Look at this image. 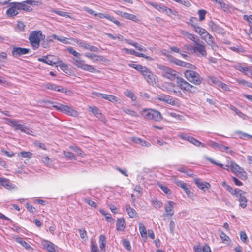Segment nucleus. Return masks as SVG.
Returning a JSON list of instances; mask_svg holds the SVG:
<instances>
[{"mask_svg":"<svg viewBox=\"0 0 252 252\" xmlns=\"http://www.w3.org/2000/svg\"><path fill=\"white\" fill-rule=\"evenodd\" d=\"M158 68L161 71V74L163 77L170 81L176 80L177 86L181 89L192 94H195L198 92L197 87L191 85L183 78L179 77L178 73L175 70L162 65H158Z\"/></svg>","mask_w":252,"mask_h":252,"instance_id":"obj_1","label":"nucleus"},{"mask_svg":"<svg viewBox=\"0 0 252 252\" xmlns=\"http://www.w3.org/2000/svg\"><path fill=\"white\" fill-rule=\"evenodd\" d=\"M45 36L41 31H33L30 33L29 40L33 49H38L41 40L44 39Z\"/></svg>","mask_w":252,"mask_h":252,"instance_id":"obj_2","label":"nucleus"},{"mask_svg":"<svg viewBox=\"0 0 252 252\" xmlns=\"http://www.w3.org/2000/svg\"><path fill=\"white\" fill-rule=\"evenodd\" d=\"M140 114L146 120L159 122L162 119L161 113L158 111L153 109H143L141 111Z\"/></svg>","mask_w":252,"mask_h":252,"instance_id":"obj_3","label":"nucleus"},{"mask_svg":"<svg viewBox=\"0 0 252 252\" xmlns=\"http://www.w3.org/2000/svg\"><path fill=\"white\" fill-rule=\"evenodd\" d=\"M184 75L189 81L196 85L200 84L203 80L197 72L190 70H186L184 72Z\"/></svg>","mask_w":252,"mask_h":252,"instance_id":"obj_4","label":"nucleus"},{"mask_svg":"<svg viewBox=\"0 0 252 252\" xmlns=\"http://www.w3.org/2000/svg\"><path fill=\"white\" fill-rule=\"evenodd\" d=\"M8 122L10 123V126L14 128L15 130H20L28 135H33L32 131L26 125L20 124L19 121L9 119Z\"/></svg>","mask_w":252,"mask_h":252,"instance_id":"obj_5","label":"nucleus"},{"mask_svg":"<svg viewBox=\"0 0 252 252\" xmlns=\"http://www.w3.org/2000/svg\"><path fill=\"white\" fill-rule=\"evenodd\" d=\"M231 171L241 179L245 180L247 178V174L243 168L234 162L230 163Z\"/></svg>","mask_w":252,"mask_h":252,"instance_id":"obj_6","label":"nucleus"},{"mask_svg":"<svg viewBox=\"0 0 252 252\" xmlns=\"http://www.w3.org/2000/svg\"><path fill=\"white\" fill-rule=\"evenodd\" d=\"M195 43L196 45L195 46L191 47L189 45H185V47L186 49H189V47H190L191 50H192L193 52L196 54L198 56H201L206 57L207 56V51L205 46L199 43L198 42H196Z\"/></svg>","mask_w":252,"mask_h":252,"instance_id":"obj_7","label":"nucleus"},{"mask_svg":"<svg viewBox=\"0 0 252 252\" xmlns=\"http://www.w3.org/2000/svg\"><path fill=\"white\" fill-rule=\"evenodd\" d=\"M139 72L142 74L149 84H153L155 82V75L146 67L142 66Z\"/></svg>","mask_w":252,"mask_h":252,"instance_id":"obj_8","label":"nucleus"},{"mask_svg":"<svg viewBox=\"0 0 252 252\" xmlns=\"http://www.w3.org/2000/svg\"><path fill=\"white\" fill-rule=\"evenodd\" d=\"M41 244L49 252H59L58 247L50 241L42 240Z\"/></svg>","mask_w":252,"mask_h":252,"instance_id":"obj_9","label":"nucleus"},{"mask_svg":"<svg viewBox=\"0 0 252 252\" xmlns=\"http://www.w3.org/2000/svg\"><path fill=\"white\" fill-rule=\"evenodd\" d=\"M0 185L8 190H16L17 189V186L12 183L9 180L4 178H0Z\"/></svg>","mask_w":252,"mask_h":252,"instance_id":"obj_10","label":"nucleus"},{"mask_svg":"<svg viewBox=\"0 0 252 252\" xmlns=\"http://www.w3.org/2000/svg\"><path fill=\"white\" fill-rule=\"evenodd\" d=\"M31 50L22 47H14L11 52L12 55L15 58H18L21 56L29 53Z\"/></svg>","mask_w":252,"mask_h":252,"instance_id":"obj_11","label":"nucleus"},{"mask_svg":"<svg viewBox=\"0 0 252 252\" xmlns=\"http://www.w3.org/2000/svg\"><path fill=\"white\" fill-rule=\"evenodd\" d=\"M157 99L159 101L164 102L173 106H175L178 103V102L176 100L173 99L171 96L168 95H158L157 96Z\"/></svg>","mask_w":252,"mask_h":252,"instance_id":"obj_12","label":"nucleus"},{"mask_svg":"<svg viewBox=\"0 0 252 252\" xmlns=\"http://www.w3.org/2000/svg\"><path fill=\"white\" fill-rule=\"evenodd\" d=\"M175 203L172 201H168L164 205V216L171 217L174 214V206Z\"/></svg>","mask_w":252,"mask_h":252,"instance_id":"obj_13","label":"nucleus"},{"mask_svg":"<svg viewBox=\"0 0 252 252\" xmlns=\"http://www.w3.org/2000/svg\"><path fill=\"white\" fill-rule=\"evenodd\" d=\"M45 86L46 88L53 91H55L65 94L67 92V89H65L64 88L50 82L47 83L45 85Z\"/></svg>","mask_w":252,"mask_h":252,"instance_id":"obj_14","label":"nucleus"},{"mask_svg":"<svg viewBox=\"0 0 252 252\" xmlns=\"http://www.w3.org/2000/svg\"><path fill=\"white\" fill-rule=\"evenodd\" d=\"M123 51H124L126 53L129 54L131 55H134L138 57H143L147 60H152V58L143 53H140L135 51L133 49H129L126 48H124L122 49Z\"/></svg>","mask_w":252,"mask_h":252,"instance_id":"obj_15","label":"nucleus"},{"mask_svg":"<svg viewBox=\"0 0 252 252\" xmlns=\"http://www.w3.org/2000/svg\"><path fill=\"white\" fill-rule=\"evenodd\" d=\"M176 185L183 189L189 197L191 198L193 197V194L190 190V186L189 184L183 181H177Z\"/></svg>","mask_w":252,"mask_h":252,"instance_id":"obj_16","label":"nucleus"},{"mask_svg":"<svg viewBox=\"0 0 252 252\" xmlns=\"http://www.w3.org/2000/svg\"><path fill=\"white\" fill-rule=\"evenodd\" d=\"M210 81L211 83L214 84L216 87L221 88L224 90H227L228 89V87L226 84L220 81L215 77L210 78Z\"/></svg>","mask_w":252,"mask_h":252,"instance_id":"obj_17","label":"nucleus"},{"mask_svg":"<svg viewBox=\"0 0 252 252\" xmlns=\"http://www.w3.org/2000/svg\"><path fill=\"white\" fill-rule=\"evenodd\" d=\"M202 38L206 42V43L209 45L211 46L212 48H214L218 47L217 44L214 42L213 37L208 32L205 35H204Z\"/></svg>","mask_w":252,"mask_h":252,"instance_id":"obj_18","label":"nucleus"},{"mask_svg":"<svg viewBox=\"0 0 252 252\" xmlns=\"http://www.w3.org/2000/svg\"><path fill=\"white\" fill-rule=\"evenodd\" d=\"M180 33L184 37L192 41L194 43H196V42H198L199 40L196 35H195L193 34L189 33L186 31L182 30L180 32Z\"/></svg>","mask_w":252,"mask_h":252,"instance_id":"obj_19","label":"nucleus"},{"mask_svg":"<svg viewBox=\"0 0 252 252\" xmlns=\"http://www.w3.org/2000/svg\"><path fill=\"white\" fill-rule=\"evenodd\" d=\"M126 227V224L124 218H118L116 221V229L117 231H123Z\"/></svg>","mask_w":252,"mask_h":252,"instance_id":"obj_20","label":"nucleus"},{"mask_svg":"<svg viewBox=\"0 0 252 252\" xmlns=\"http://www.w3.org/2000/svg\"><path fill=\"white\" fill-rule=\"evenodd\" d=\"M85 56L94 61H104L105 58L101 55H97L90 53H86Z\"/></svg>","mask_w":252,"mask_h":252,"instance_id":"obj_21","label":"nucleus"},{"mask_svg":"<svg viewBox=\"0 0 252 252\" xmlns=\"http://www.w3.org/2000/svg\"><path fill=\"white\" fill-rule=\"evenodd\" d=\"M194 182L197 186L201 190H204L205 188L208 189L210 187L211 185L209 183L201 182L199 179H195Z\"/></svg>","mask_w":252,"mask_h":252,"instance_id":"obj_22","label":"nucleus"},{"mask_svg":"<svg viewBox=\"0 0 252 252\" xmlns=\"http://www.w3.org/2000/svg\"><path fill=\"white\" fill-rule=\"evenodd\" d=\"M245 194L246 192L243 191V193H240L237 197L240 206L242 208H245L247 206V200L245 196Z\"/></svg>","mask_w":252,"mask_h":252,"instance_id":"obj_23","label":"nucleus"},{"mask_svg":"<svg viewBox=\"0 0 252 252\" xmlns=\"http://www.w3.org/2000/svg\"><path fill=\"white\" fill-rule=\"evenodd\" d=\"M63 113L74 117H76L78 115V112L77 111L74 110L72 107L67 105H65L64 109L63 110Z\"/></svg>","mask_w":252,"mask_h":252,"instance_id":"obj_24","label":"nucleus"},{"mask_svg":"<svg viewBox=\"0 0 252 252\" xmlns=\"http://www.w3.org/2000/svg\"><path fill=\"white\" fill-rule=\"evenodd\" d=\"M123 111L132 117H139V114L135 111L132 110L129 107L127 106L126 107H123L122 108Z\"/></svg>","mask_w":252,"mask_h":252,"instance_id":"obj_25","label":"nucleus"},{"mask_svg":"<svg viewBox=\"0 0 252 252\" xmlns=\"http://www.w3.org/2000/svg\"><path fill=\"white\" fill-rule=\"evenodd\" d=\"M145 3L148 5H150L156 8L157 10L163 12L164 11L165 6L163 5L162 4H158L154 2H152L149 1H145Z\"/></svg>","mask_w":252,"mask_h":252,"instance_id":"obj_26","label":"nucleus"},{"mask_svg":"<svg viewBox=\"0 0 252 252\" xmlns=\"http://www.w3.org/2000/svg\"><path fill=\"white\" fill-rule=\"evenodd\" d=\"M192 26L194 28V31L201 36L202 38L204 35H205L208 33L205 29L200 27L197 26L194 24H192Z\"/></svg>","mask_w":252,"mask_h":252,"instance_id":"obj_27","label":"nucleus"},{"mask_svg":"<svg viewBox=\"0 0 252 252\" xmlns=\"http://www.w3.org/2000/svg\"><path fill=\"white\" fill-rule=\"evenodd\" d=\"M126 210L130 218H133L137 216V213L135 210L131 207L129 205H126Z\"/></svg>","mask_w":252,"mask_h":252,"instance_id":"obj_28","label":"nucleus"},{"mask_svg":"<svg viewBox=\"0 0 252 252\" xmlns=\"http://www.w3.org/2000/svg\"><path fill=\"white\" fill-rule=\"evenodd\" d=\"M189 142L196 147H202L203 148L206 147V145L205 144L200 142L199 140L192 136L189 138Z\"/></svg>","mask_w":252,"mask_h":252,"instance_id":"obj_29","label":"nucleus"},{"mask_svg":"<svg viewBox=\"0 0 252 252\" xmlns=\"http://www.w3.org/2000/svg\"><path fill=\"white\" fill-rule=\"evenodd\" d=\"M89 111H91L94 115H95L98 118H101L102 117V113L100 112V110L98 108L95 106H90L89 108Z\"/></svg>","mask_w":252,"mask_h":252,"instance_id":"obj_30","label":"nucleus"},{"mask_svg":"<svg viewBox=\"0 0 252 252\" xmlns=\"http://www.w3.org/2000/svg\"><path fill=\"white\" fill-rule=\"evenodd\" d=\"M132 141L137 144H139L142 146H145L148 147L150 146L151 144L149 142L143 140L138 137H134L132 138Z\"/></svg>","mask_w":252,"mask_h":252,"instance_id":"obj_31","label":"nucleus"},{"mask_svg":"<svg viewBox=\"0 0 252 252\" xmlns=\"http://www.w3.org/2000/svg\"><path fill=\"white\" fill-rule=\"evenodd\" d=\"M235 134L238 136L239 138L242 139L246 140L252 138V135L243 132L241 131L237 130L235 132Z\"/></svg>","mask_w":252,"mask_h":252,"instance_id":"obj_32","label":"nucleus"},{"mask_svg":"<svg viewBox=\"0 0 252 252\" xmlns=\"http://www.w3.org/2000/svg\"><path fill=\"white\" fill-rule=\"evenodd\" d=\"M106 238L105 235H100L99 237V247L102 251L105 250Z\"/></svg>","mask_w":252,"mask_h":252,"instance_id":"obj_33","label":"nucleus"},{"mask_svg":"<svg viewBox=\"0 0 252 252\" xmlns=\"http://www.w3.org/2000/svg\"><path fill=\"white\" fill-rule=\"evenodd\" d=\"M204 158L205 159H206L207 160L209 161L211 163H212L213 164H215V165H217V166H219L220 167H221L222 168H223L224 169H226L227 171H229V169L227 168V167H228L227 165H226L224 167V165L222 164L216 162L215 160H214L213 159H212V158H210L209 157H207L206 156H204Z\"/></svg>","mask_w":252,"mask_h":252,"instance_id":"obj_34","label":"nucleus"},{"mask_svg":"<svg viewBox=\"0 0 252 252\" xmlns=\"http://www.w3.org/2000/svg\"><path fill=\"white\" fill-rule=\"evenodd\" d=\"M16 241L20 244L22 246H23L27 250H30L32 249V247L28 244L26 241L22 240L21 237H17L16 238Z\"/></svg>","mask_w":252,"mask_h":252,"instance_id":"obj_35","label":"nucleus"},{"mask_svg":"<svg viewBox=\"0 0 252 252\" xmlns=\"http://www.w3.org/2000/svg\"><path fill=\"white\" fill-rule=\"evenodd\" d=\"M85 61L80 59H75L74 64L78 68L84 70L86 64L84 63Z\"/></svg>","mask_w":252,"mask_h":252,"instance_id":"obj_36","label":"nucleus"},{"mask_svg":"<svg viewBox=\"0 0 252 252\" xmlns=\"http://www.w3.org/2000/svg\"><path fill=\"white\" fill-rule=\"evenodd\" d=\"M103 98L111 102H117L119 100L118 98L116 96L107 94H104L103 95Z\"/></svg>","mask_w":252,"mask_h":252,"instance_id":"obj_37","label":"nucleus"},{"mask_svg":"<svg viewBox=\"0 0 252 252\" xmlns=\"http://www.w3.org/2000/svg\"><path fill=\"white\" fill-rule=\"evenodd\" d=\"M221 151H225L227 153L233 155L234 152L230 149L229 147L224 146L222 144H220L219 148H218Z\"/></svg>","mask_w":252,"mask_h":252,"instance_id":"obj_38","label":"nucleus"},{"mask_svg":"<svg viewBox=\"0 0 252 252\" xmlns=\"http://www.w3.org/2000/svg\"><path fill=\"white\" fill-rule=\"evenodd\" d=\"M6 13L8 16H12L17 15L18 11L16 9L15 7L10 5V7L7 9Z\"/></svg>","mask_w":252,"mask_h":252,"instance_id":"obj_39","label":"nucleus"},{"mask_svg":"<svg viewBox=\"0 0 252 252\" xmlns=\"http://www.w3.org/2000/svg\"><path fill=\"white\" fill-rule=\"evenodd\" d=\"M54 57L52 55H48L47 60L46 61V64L53 66L54 65H56L58 64V62L57 61H55L54 59Z\"/></svg>","mask_w":252,"mask_h":252,"instance_id":"obj_40","label":"nucleus"},{"mask_svg":"<svg viewBox=\"0 0 252 252\" xmlns=\"http://www.w3.org/2000/svg\"><path fill=\"white\" fill-rule=\"evenodd\" d=\"M121 15L122 17L127 19L131 20L133 21H136L137 20L136 16L133 14H131L126 12H123L121 13Z\"/></svg>","mask_w":252,"mask_h":252,"instance_id":"obj_41","label":"nucleus"},{"mask_svg":"<svg viewBox=\"0 0 252 252\" xmlns=\"http://www.w3.org/2000/svg\"><path fill=\"white\" fill-rule=\"evenodd\" d=\"M124 93L126 96L131 98L133 101H135L137 99L135 94L130 90H126Z\"/></svg>","mask_w":252,"mask_h":252,"instance_id":"obj_42","label":"nucleus"},{"mask_svg":"<svg viewBox=\"0 0 252 252\" xmlns=\"http://www.w3.org/2000/svg\"><path fill=\"white\" fill-rule=\"evenodd\" d=\"M74 41L80 47L85 49L87 47V45L88 44V43L85 42V41L78 39H74Z\"/></svg>","mask_w":252,"mask_h":252,"instance_id":"obj_43","label":"nucleus"},{"mask_svg":"<svg viewBox=\"0 0 252 252\" xmlns=\"http://www.w3.org/2000/svg\"><path fill=\"white\" fill-rule=\"evenodd\" d=\"M173 63L177 65L183 67H188V66L189 65V64L188 63L181 61L177 59L174 60Z\"/></svg>","mask_w":252,"mask_h":252,"instance_id":"obj_44","label":"nucleus"},{"mask_svg":"<svg viewBox=\"0 0 252 252\" xmlns=\"http://www.w3.org/2000/svg\"><path fill=\"white\" fill-rule=\"evenodd\" d=\"M53 38L56 40H57L61 42L67 44L69 42L67 41V38L64 37H59L56 34H52Z\"/></svg>","mask_w":252,"mask_h":252,"instance_id":"obj_45","label":"nucleus"},{"mask_svg":"<svg viewBox=\"0 0 252 252\" xmlns=\"http://www.w3.org/2000/svg\"><path fill=\"white\" fill-rule=\"evenodd\" d=\"M139 229L141 236L142 237H147V231L145 227L142 223L139 224Z\"/></svg>","mask_w":252,"mask_h":252,"instance_id":"obj_46","label":"nucleus"},{"mask_svg":"<svg viewBox=\"0 0 252 252\" xmlns=\"http://www.w3.org/2000/svg\"><path fill=\"white\" fill-rule=\"evenodd\" d=\"M177 136L178 138L187 141H189L190 136L187 135L186 133L184 132H180L178 134Z\"/></svg>","mask_w":252,"mask_h":252,"instance_id":"obj_47","label":"nucleus"},{"mask_svg":"<svg viewBox=\"0 0 252 252\" xmlns=\"http://www.w3.org/2000/svg\"><path fill=\"white\" fill-rule=\"evenodd\" d=\"M134 191L136 193V197H140L142 194V189L139 185H137L134 189Z\"/></svg>","mask_w":252,"mask_h":252,"instance_id":"obj_48","label":"nucleus"},{"mask_svg":"<svg viewBox=\"0 0 252 252\" xmlns=\"http://www.w3.org/2000/svg\"><path fill=\"white\" fill-rule=\"evenodd\" d=\"M26 26L22 21H19L17 24L16 30L18 31L23 32L25 30Z\"/></svg>","mask_w":252,"mask_h":252,"instance_id":"obj_49","label":"nucleus"},{"mask_svg":"<svg viewBox=\"0 0 252 252\" xmlns=\"http://www.w3.org/2000/svg\"><path fill=\"white\" fill-rule=\"evenodd\" d=\"M70 148L72 149L74 152H76L78 155L81 157L83 156V152L78 147L76 146H72L70 147Z\"/></svg>","mask_w":252,"mask_h":252,"instance_id":"obj_50","label":"nucleus"},{"mask_svg":"<svg viewBox=\"0 0 252 252\" xmlns=\"http://www.w3.org/2000/svg\"><path fill=\"white\" fill-rule=\"evenodd\" d=\"M11 5H13L14 7H15L16 9L18 11V10H22V8H24V1L23 2H12Z\"/></svg>","mask_w":252,"mask_h":252,"instance_id":"obj_51","label":"nucleus"},{"mask_svg":"<svg viewBox=\"0 0 252 252\" xmlns=\"http://www.w3.org/2000/svg\"><path fill=\"white\" fill-rule=\"evenodd\" d=\"M63 154L64 156L70 160H75L76 159L74 155L70 152L64 151Z\"/></svg>","mask_w":252,"mask_h":252,"instance_id":"obj_52","label":"nucleus"},{"mask_svg":"<svg viewBox=\"0 0 252 252\" xmlns=\"http://www.w3.org/2000/svg\"><path fill=\"white\" fill-rule=\"evenodd\" d=\"M85 71H87L90 72L94 73V72H97L98 71L94 67H93L92 65L87 64L85 66V67L84 68Z\"/></svg>","mask_w":252,"mask_h":252,"instance_id":"obj_53","label":"nucleus"},{"mask_svg":"<svg viewBox=\"0 0 252 252\" xmlns=\"http://www.w3.org/2000/svg\"><path fill=\"white\" fill-rule=\"evenodd\" d=\"M152 203L156 209H159L162 206V203L157 199H153L152 201Z\"/></svg>","mask_w":252,"mask_h":252,"instance_id":"obj_54","label":"nucleus"},{"mask_svg":"<svg viewBox=\"0 0 252 252\" xmlns=\"http://www.w3.org/2000/svg\"><path fill=\"white\" fill-rule=\"evenodd\" d=\"M32 154L30 152L22 151L18 153V156H21L22 158H30Z\"/></svg>","mask_w":252,"mask_h":252,"instance_id":"obj_55","label":"nucleus"},{"mask_svg":"<svg viewBox=\"0 0 252 252\" xmlns=\"http://www.w3.org/2000/svg\"><path fill=\"white\" fill-rule=\"evenodd\" d=\"M239 84L245 86H247L252 89V83L248 82L244 79H240L238 81Z\"/></svg>","mask_w":252,"mask_h":252,"instance_id":"obj_56","label":"nucleus"},{"mask_svg":"<svg viewBox=\"0 0 252 252\" xmlns=\"http://www.w3.org/2000/svg\"><path fill=\"white\" fill-rule=\"evenodd\" d=\"M42 160L48 166H50L52 165V160L48 156L43 157Z\"/></svg>","mask_w":252,"mask_h":252,"instance_id":"obj_57","label":"nucleus"},{"mask_svg":"<svg viewBox=\"0 0 252 252\" xmlns=\"http://www.w3.org/2000/svg\"><path fill=\"white\" fill-rule=\"evenodd\" d=\"M123 245L125 249L128 251H130L131 247L130 244V242L127 239H125L123 240Z\"/></svg>","mask_w":252,"mask_h":252,"instance_id":"obj_58","label":"nucleus"},{"mask_svg":"<svg viewBox=\"0 0 252 252\" xmlns=\"http://www.w3.org/2000/svg\"><path fill=\"white\" fill-rule=\"evenodd\" d=\"M206 145H208L213 148H214V149H218V148H219V146H220V144L219 143H217L214 141H213L212 140H209L207 142V144H206Z\"/></svg>","mask_w":252,"mask_h":252,"instance_id":"obj_59","label":"nucleus"},{"mask_svg":"<svg viewBox=\"0 0 252 252\" xmlns=\"http://www.w3.org/2000/svg\"><path fill=\"white\" fill-rule=\"evenodd\" d=\"M100 213L105 217L106 220L108 222H112L113 221V218L111 217L110 214L106 213L105 211L101 210L100 211Z\"/></svg>","mask_w":252,"mask_h":252,"instance_id":"obj_60","label":"nucleus"},{"mask_svg":"<svg viewBox=\"0 0 252 252\" xmlns=\"http://www.w3.org/2000/svg\"><path fill=\"white\" fill-rule=\"evenodd\" d=\"M78 231L79 232V234L80 236V237L82 239H84L85 240H87L88 236L86 231L84 229H79L78 230Z\"/></svg>","mask_w":252,"mask_h":252,"instance_id":"obj_61","label":"nucleus"},{"mask_svg":"<svg viewBox=\"0 0 252 252\" xmlns=\"http://www.w3.org/2000/svg\"><path fill=\"white\" fill-rule=\"evenodd\" d=\"M207 13V11L203 9L199 10L198 14L199 16V20L202 21L205 19V15Z\"/></svg>","mask_w":252,"mask_h":252,"instance_id":"obj_62","label":"nucleus"},{"mask_svg":"<svg viewBox=\"0 0 252 252\" xmlns=\"http://www.w3.org/2000/svg\"><path fill=\"white\" fill-rule=\"evenodd\" d=\"M67 50L70 54L73 55L75 57H79L80 56V54L74 50L72 47H68Z\"/></svg>","mask_w":252,"mask_h":252,"instance_id":"obj_63","label":"nucleus"},{"mask_svg":"<svg viewBox=\"0 0 252 252\" xmlns=\"http://www.w3.org/2000/svg\"><path fill=\"white\" fill-rule=\"evenodd\" d=\"M84 201L86 203L93 207L96 208L97 207L96 203L94 201L91 200L89 198H85Z\"/></svg>","mask_w":252,"mask_h":252,"instance_id":"obj_64","label":"nucleus"}]
</instances>
